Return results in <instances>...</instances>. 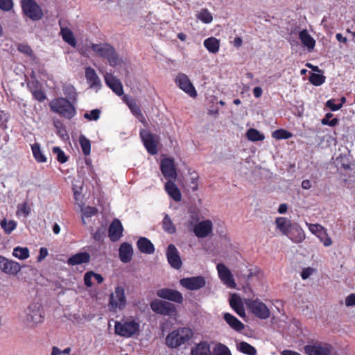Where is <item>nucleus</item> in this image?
<instances>
[{
	"label": "nucleus",
	"mask_w": 355,
	"mask_h": 355,
	"mask_svg": "<svg viewBox=\"0 0 355 355\" xmlns=\"http://www.w3.org/2000/svg\"><path fill=\"white\" fill-rule=\"evenodd\" d=\"M74 103L65 98L59 97L51 101L50 109L52 112L67 119H72L76 113Z\"/></svg>",
	"instance_id": "nucleus-1"
},
{
	"label": "nucleus",
	"mask_w": 355,
	"mask_h": 355,
	"mask_svg": "<svg viewBox=\"0 0 355 355\" xmlns=\"http://www.w3.org/2000/svg\"><path fill=\"white\" fill-rule=\"evenodd\" d=\"M193 336L191 329L178 328L168 334L166 338V344L171 348H177L187 343Z\"/></svg>",
	"instance_id": "nucleus-2"
},
{
	"label": "nucleus",
	"mask_w": 355,
	"mask_h": 355,
	"mask_svg": "<svg viewBox=\"0 0 355 355\" xmlns=\"http://www.w3.org/2000/svg\"><path fill=\"white\" fill-rule=\"evenodd\" d=\"M139 323L132 318H127L121 321H116L114 333L124 338H130L139 331Z\"/></svg>",
	"instance_id": "nucleus-3"
},
{
	"label": "nucleus",
	"mask_w": 355,
	"mask_h": 355,
	"mask_svg": "<svg viewBox=\"0 0 355 355\" xmlns=\"http://www.w3.org/2000/svg\"><path fill=\"white\" fill-rule=\"evenodd\" d=\"M92 49L101 58L107 60L110 65L114 67L121 63V59L113 46L107 43L92 44Z\"/></svg>",
	"instance_id": "nucleus-4"
},
{
	"label": "nucleus",
	"mask_w": 355,
	"mask_h": 355,
	"mask_svg": "<svg viewBox=\"0 0 355 355\" xmlns=\"http://www.w3.org/2000/svg\"><path fill=\"white\" fill-rule=\"evenodd\" d=\"M44 318V313L40 304L33 303L26 310L24 322L29 327H34L42 323Z\"/></svg>",
	"instance_id": "nucleus-5"
},
{
	"label": "nucleus",
	"mask_w": 355,
	"mask_h": 355,
	"mask_svg": "<svg viewBox=\"0 0 355 355\" xmlns=\"http://www.w3.org/2000/svg\"><path fill=\"white\" fill-rule=\"evenodd\" d=\"M275 223L277 227L284 235L289 236L290 233L297 232L299 235L295 239L296 241H302L305 239L304 232L298 224L291 223L288 219L283 217L277 218Z\"/></svg>",
	"instance_id": "nucleus-6"
},
{
	"label": "nucleus",
	"mask_w": 355,
	"mask_h": 355,
	"mask_svg": "<svg viewBox=\"0 0 355 355\" xmlns=\"http://www.w3.org/2000/svg\"><path fill=\"white\" fill-rule=\"evenodd\" d=\"M127 300L125 295V289L121 286H117L114 292L112 293L109 297V306L111 311L116 312L125 309Z\"/></svg>",
	"instance_id": "nucleus-7"
},
{
	"label": "nucleus",
	"mask_w": 355,
	"mask_h": 355,
	"mask_svg": "<svg viewBox=\"0 0 355 355\" xmlns=\"http://www.w3.org/2000/svg\"><path fill=\"white\" fill-rule=\"evenodd\" d=\"M21 4L23 12L31 20L38 21L42 19V10L35 0H21Z\"/></svg>",
	"instance_id": "nucleus-8"
},
{
	"label": "nucleus",
	"mask_w": 355,
	"mask_h": 355,
	"mask_svg": "<svg viewBox=\"0 0 355 355\" xmlns=\"http://www.w3.org/2000/svg\"><path fill=\"white\" fill-rule=\"evenodd\" d=\"M245 304L250 311L260 319H267L270 317V311L267 306L259 300H247Z\"/></svg>",
	"instance_id": "nucleus-9"
},
{
	"label": "nucleus",
	"mask_w": 355,
	"mask_h": 355,
	"mask_svg": "<svg viewBox=\"0 0 355 355\" xmlns=\"http://www.w3.org/2000/svg\"><path fill=\"white\" fill-rule=\"evenodd\" d=\"M151 309L157 314L172 315L176 310L174 304L171 302L155 300L150 303Z\"/></svg>",
	"instance_id": "nucleus-10"
},
{
	"label": "nucleus",
	"mask_w": 355,
	"mask_h": 355,
	"mask_svg": "<svg viewBox=\"0 0 355 355\" xmlns=\"http://www.w3.org/2000/svg\"><path fill=\"white\" fill-rule=\"evenodd\" d=\"M175 83L182 90L191 97L195 98L197 96L196 90L186 74L180 73L175 78Z\"/></svg>",
	"instance_id": "nucleus-11"
},
{
	"label": "nucleus",
	"mask_w": 355,
	"mask_h": 355,
	"mask_svg": "<svg viewBox=\"0 0 355 355\" xmlns=\"http://www.w3.org/2000/svg\"><path fill=\"white\" fill-rule=\"evenodd\" d=\"M180 284L188 290L195 291L203 288L206 284V281L205 277L196 276L183 278L180 279Z\"/></svg>",
	"instance_id": "nucleus-12"
},
{
	"label": "nucleus",
	"mask_w": 355,
	"mask_h": 355,
	"mask_svg": "<svg viewBox=\"0 0 355 355\" xmlns=\"http://www.w3.org/2000/svg\"><path fill=\"white\" fill-rule=\"evenodd\" d=\"M166 258L170 266L174 269L179 270L182 268V261L180 253L173 244L168 245L166 250Z\"/></svg>",
	"instance_id": "nucleus-13"
},
{
	"label": "nucleus",
	"mask_w": 355,
	"mask_h": 355,
	"mask_svg": "<svg viewBox=\"0 0 355 355\" xmlns=\"http://www.w3.org/2000/svg\"><path fill=\"white\" fill-rule=\"evenodd\" d=\"M331 346L328 344L308 345L304 347V352L308 355H331Z\"/></svg>",
	"instance_id": "nucleus-14"
},
{
	"label": "nucleus",
	"mask_w": 355,
	"mask_h": 355,
	"mask_svg": "<svg viewBox=\"0 0 355 355\" xmlns=\"http://www.w3.org/2000/svg\"><path fill=\"white\" fill-rule=\"evenodd\" d=\"M157 295L160 298L176 303H182L183 300V297L180 292L170 288H162L157 291Z\"/></svg>",
	"instance_id": "nucleus-15"
},
{
	"label": "nucleus",
	"mask_w": 355,
	"mask_h": 355,
	"mask_svg": "<svg viewBox=\"0 0 355 355\" xmlns=\"http://www.w3.org/2000/svg\"><path fill=\"white\" fill-rule=\"evenodd\" d=\"M212 222L210 220H205L194 226L193 232L197 237L205 238L212 232Z\"/></svg>",
	"instance_id": "nucleus-16"
},
{
	"label": "nucleus",
	"mask_w": 355,
	"mask_h": 355,
	"mask_svg": "<svg viewBox=\"0 0 355 355\" xmlns=\"http://www.w3.org/2000/svg\"><path fill=\"white\" fill-rule=\"evenodd\" d=\"M217 270L220 279L230 288H234L236 287V283L233 279L230 270L223 263H218L217 265Z\"/></svg>",
	"instance_id": "nucleus-17"
},
{
	"label": "nucleus",
	"mask_w": 355,
	"mask_h": 355,
	"mask_svg": "<svg viewBox=\"0 0 355 355\" xmlns=\"http://www.w3.org/2000/svg\"><path fill=\"white\" fill-rule=\"evenodd\" d=\"M161 171L164 178L175 180L177 173L174 166L173 160L170 158H165L161 162Z\"/></svg>",
	"instance_id": "nucleus-18"
},
{
	"label": "nucleus",
	"mask_w": 355,
	"mask_h": 355,
	"mask_svg": "<svg viewBox=\"0 0 355 355\" xmlns=\"http://www.w3.org/2000/svg\"><path fill=\"white\" fill-rule=\"evenodd\" d=\"M123 226L121 221L115 218L112 220L108 229V234L110 240L113 242L120 239L123 234Z\"/></svg>",
	"instance_id": "nucleus-19"
},
{
	"label": "nucleus",
	"mask_w": 355,
	"mask_h": 355,
	"mask_svg": "<svg viewBox=\"0 0 355 355\" xmlns=\"http://www.w3.org/2000/svg\"><path fill=\"white\" fill-rule=\"evenodd\" d=\"M230 305L235 312L241 318L245 317L243 303L240 296L236 293L232 294L230 298Z\"/></svg>",
	"instance_id": "nucleus-20"
},
{
	"label": "nucleus",
	"mask_w": 355,
	"mask_h": 355,
	"mask_svg": "<svg viewBox=\"0 0 355 355\" xmlns=\"http://www.w3.org/2000/svg\"><path fill=\"white\" fill-rule=\"evenodd\" d=\"M85 78L91 88L99 89L101 86V80L95 70L91 67L85 68Z\"/></svg>",
	"instance_id": "nucleus-21"
},
{
	"label": "nucleus",
	"mask_w": 355,
	"mask_h": 355,
	"mask_svg": "<svg viewBox=\"0 0 355 355\" xmlns=\"http://www.w3.org/2000/svg\"><path fill=\"white\" fill-rule=\"evenodd\" d=\"M105 81L107 86L118 96H121L123 93L121 83L112 74H107L105 76Z\"/></svg>",
	"instance_id": "nucleus-22"
},
{
	"label": "nucleus",
	"mask_w": 355,
	"mask_h": 355,
	"mask_svg": "<svg viewBox=\"0 0 355 355\" xmlns=\"http://www.w3.org/2000/svg\"><path fill=\"white\" fill-rule=\"evenodd\" d=\"M119 258L123 263H128L131 261L133 254L132 246L128 243H123L119 250Z\"/></svg>",
	"instance_id": "nucleus-23"
},
{
	"label": "nucleus",
	"mask_w": 355,
	"mask_h": 355,
	"mask_svg": "<svg viewBox=\"0 0 355 355\" xmlns=\"http://www.w3.org/2000/svg\"><path fill=\"white\" fill-rule=\"evenodd\" d=\"M191 355H212L207 341H201L191 348Z\"/></svg>",
	"instance_id": "nucleus-24"
},
{
	"label": "nucleus",
	"mask_w": 355,
	"mask_h": 355,
	"mask_svg": "<svg viewBox=\"0 0 355 355\" xmlns=\"http://www.w3.org/2000/svg\"><path fill=\"white\" fill-rule=\"evenodd\" d=\"M138 249L141 252L151 254L155 252V247L152 242L146 237H141L137 242Z\"/></svg>",
	"instance_id": "nucleus-25"
},
{
	"label": "nucleus",
	"mask_w": 355,
	"mask_h": 355,
	"mask_svg": "<svg viewBox=\"0 0 355 355\" xmlns=\"http://www.w3.org/2000/svg\"><path fill=\"white\" fill-rule=\"evenodd\" d=\"M90 260V255L87 252H78L67 260V263L70 266H75L88 263Z\"/></svg>",
	"instance_id": "nucleus-26"
},
{
	"label": "nucleus",
	"mask_w": 355,
	"mask_h": 355,
	"mask_svg": "<svg viewBox=\"0 0 355 355\" xmlns=\"http://www.w3.org/2000/svg\"><path fill=\"white\" fill-rule=\"evenodd\" d=\"M21 270V266L19 263L9 260L6 258L2 271L6 274L15 275H17Z\"/></svg>",
	"instance_id": "nucleus-27"
},
{
	"label": "nucleus",
	"mask_w": 355,
	"mask_h": 355,
	"mask_svg": "<svg viewBox=\"0 0 355 355\" xmlns=\"http://www.w3.org/2000/svg\"><path fill=\"white\" fill-rule=\"evenodd\" d=\"M165 189L168 194L175 201L181 200L182 195L173 181L169 180L165 184Z\"/></svg>",
	"instance_id": "nucleus-28"
},
{
	"label": "nucleus",
	"mask_w": 355,
	"mask_h": 355,
	"mask_svg": "<svg viewBox=\"0 0 355 355\" xmlns=\"http://www.w3.org/2000/svg\"><path fill=\"white\" fill-rule=\"evenodd\" d=\"M224 320L234 330L241 331L244 329V324L239 321L236 317L229 313L224 314Z\"/></svg>",
	"instance_id": "nucleus-29"
},
{
	"label": "nucleus",
	"mask_w": 355,
	"mask_h": 355,
	"mask_svg": "<svg viewBox=\"0 0 355 355\" xmlns=\"http://www.w3.org/2000/svg\"><path fill=\"white\" fill-rule=\"evenodd\" d=\"M144 141V144L147 149L148 152L151 155H155L157 153V146L153 141V137L151 134H146V135L141 134Z\"/></svg>",
	"instance_id": "nucleus-30"
},
{
	"label": "nucleus",
	"mask_w": 355,
	"mask_h": 355,
	"mask_svg": "<svg viewBox=\"0 0 355 355\" xmlns=\"http://www.w3.org/2000/svg\"><path fill=\"white\" fill-rule=\"evenodd\" d=\"M299 37L304 46L308 48L309 51L313 50L315 47V41L310 35L306 30H302L300 32Z\"/></svg>",
	"instance_id": "nucleus-31"
},
{
	"label": "nucleus",
	"mask_w": 355,
	"mask_h": 355,
	"mask_svg": "<svg viewBox=\"0 0 355 355\" xmlns=\"http://www.w3.org/2000/svg\"><path fill=\"white\" fill-rule=\"evenodd\" d=\"M204 45L210 53H216L219 50L220 43L216 38L211 37L204 41Z\"/></svg>",
	"instance_id": "nucleus-32"
},
{
	"label": "nucleus",
	"mask_w": 355,
	"mask_h": 355,
	"mask_svg": "<svg viewBox=\"0 0 355 355\" xmlns=\"http://www.w3.org/2000/svg\"><path fill=\"white\" fill-rule=\"evenodd\" d=\"M63 93L67 97V99L72 103H76L77 101V93L74 87L70 84L65 85L62 88Z\"/></svg>",
	"instance_id": "nucleus-33"
},
{
	"label": "nucleus",
	"mask_w": 355,
	"mask_h": 355,
	"mask_svg": "<svg viewBox=\"0 0 355 355\" xmlns=\"http://www.w3.org/2000/svg\"><path fill=\"white\" fill-rule=\"evenodd\" d=\"M17 50L20 53L29 56L31 60V61L33 62H37L38 60H37V56L34 54L32 49L28 44H19L17 45Z\"/></svg>",
	"instance_id": "nucleus-34"
},
{
	"label": "nucleus",
	"mask_w": 355,
	"mask_h": 355,
	"mask_svg": "<svg viewBox=\"0 0 355 355\" xmlns=\"http://www.w3.org/2000/svg\"><path fill=\"white\" fill-rule=\"evenodd\" d=\"M163 229L168 234H173L176 232V227L168 214H166L162 221Z\"/></svg>",
	"instance_id": "nucleus-35"
},
{
	"label": "nucleus",
	"mask_w": 355,
	"mask_h": 355,
	"mask_svg": "<svg viewBox=\"0 0 355 355\" xmlns=\"http://www.w3.org/2000/svg\"><path fill=\"white\" fill-rule=\"evenodd\" d=\"M237 347L240 352L248 355H255L257 354L256 349L249 343L242 341L240 342Z\"/></svg>",
	"instance_id": "nucleus-36"
},
{
	"label": "nucleus",
	"mask_w": 355,
	"mask_h": 355,
	"mask_svg": "<svg viewBox=\"0 0 355 355\" xmlns=\"http://www.w3.org/2000/svg\"><path fill=\"white\" fill-rule=\"evenodd\" d=\"M61 34L62 39L64 42L68 43L72 46H75L76 44V39L73 37V33L68 28H61Z\"/></svg>",
	"instance_id": "nucleus-37"
},
{
	"label": "nucleus",
	"mask_w": 355,
	"mask_h": 355,
	"mask_svg": "<svg viewBox=\"0 0 355 355\" xmlns=\"http://www.w3.org/2000/svg\"><path fill=\"white\" fill-rule=\"evenodd\" d=\"M247 138L252 141H263L265 137L258 130L250 128L246 133Z\"/></svg>",
	"instance_id": "nucleus-38"
},
{
	"label": "nucleus",
	"mask_w": 355,
	"mask_h": 355,
	"mask_svg": "<svg viewBox=\"0 0 355 355\" xmlns=\"http://www.w3.org/2000/svg\"><path fill=\"white\" fill-rule=\"evenodd\" d=\"M31 148L33 156L37 162H45L46 161V158L41 151L40 146L38 143H35L33 145H32Z\"/></svg>",
	"instance_id": "nucleus-39"
},
{
	"label": "nucleus",
	"mask_w": 355,
	"mask_h": 355,
	"mask_svg": "<svg viewBox=\"0 0 355 355\" xmlns=\"http://www.w3.org/2000/svg\"><path fill=\"white\" fill-rule=\"evenodd\" d=\"M79 143L81 146L83 153L85 155H89L91 152V143L90 141L83 135L79 137Z\"/></svg>",
	"instance_id": "nucleus-40"
},
{
	"label": "nucleus",
	"mask_w": 355,
	"mask_h": 355,
	"mask_svg": "<svg viewBox=\"0 0 355 355\" xmlns=\"http://www.w3.org/2000/svg\"><path fill=\"white\" fill-rule=\"evenodd\" d=\"M12 255L19 259L24 260L29 257V250L27 248L16 247L13 250Z\"/></svg>",
	"instance_id": "nucleus-41"
},
{
	"label": "nucleus",
	"mask_w": 355,
	"mask_h": 355,
	"mask_svg": "<svg viewBox=\"0 0 355 355\" xmlns=\"http://www.w3.org/2000/svg\"><path fill=\"white\" fill-rule=\"evenodd\" d=\"M0 225L5 233L9 234L16 228L17 223L12 220L7 221L6 219H3L1 221Z\"/></svg>",
	"instance_id": "nucleus-42"
},
{
	"label": "nucleus",
	"mask_w": 355,
	"mask_h": 355,
	"mask_svg": "<svg viewBox=\"0 0 355 355\" xmlns=\"http://www.w3.org/2000/svg\"><path fill=\"white\" fill-rule=\"evenodd\" d=\"M197 17L200 21L206 24L211 23L213 20L211 14L206 8L202 9L197 15Z\"/></svg>",
	"instance_id": "nucleus-43"
},
{
	"label": "nucleus",
	"mask_w": 355,
	"mask_h": 355,
	"mask_svg": "<svg viewBox=\"0 0 355 355\" xmlns=\"http://www.w3.org/2000/svg\"><path fill=\"white\" fill-rule=\"evenodd\" d=\"M272 136L273 138L279 140L289 139L292 137L293 135L286 130L278 129L272 132Z\"/></svg>",
	"instance_id": "nucleus-44"
},
{
	"label": "nucleus",
	"mask_w": 355,
	"mask_h": 355,
	"mask_svg": "<svg viewBox=\"0 0 355 355\" xmlns=\"http://www.w3.org/2000/svg\"><path fill=\"white\" fill-rule=\"evenodd\" d=\"M317 237L321 242L323 243L326 247L330 246L332 244L331 239L327 233V230L323 227L320 232L317 235Z\"/></svg>",
	"instance_id": "nucleus-45"
},
{
	"label": "nucleus",
	"mask_w": 355,
	"mask_h": 355,
	"mask_svg": "<svg viewBox=\"0 0 355 355\" xmlns=\"http://www.w3.org/2000/svg\"><path fill=\"white\" fill-rule=\"evenodd\" d=\"M129 107L132 114L142 123L145 121V118L141 112V109L135 103H130Z\"/></svg>",
	"instance_id": "nucleus-46"
},
{
	"label": "nucleus",
	"mask_w": 355,
	"mask_h": 355,
	"mask_svg": "<svg viewBox=\"0 0 355 355\" xmlns=\"http://www.w3.org/2000/svg\"><path fill=\"white\" fill-rule=\"evenodd\" d=\"M326 77L322 74L311 73L309 76V81L315 86H320L325 82Z\"/></svg>",
	"instance_id": "nucleus-47"
},
{
	"label": "nucleus",
	"mask_w": 355,
	"mask_h": 355,
	"mask_svg": "<svg viewBox=\"0 0 355 355\" xmlns=\"http://www.w3.org/2000/svg\"><path fill=\"white\" fill-rule=\"evenodd\" d=\"M215 355H232L230 349L223 344L218 343L214 349Z\"/></svg>",
	"instance_id": "nucleus-48"
},
{
	"label": "nucleus",
	"mask_w": 355,
	"mask_h": 355,
	"mask_svg": "<svg viewBox=\"0 0 355 355\" xmlns=\"http://www.w3.org/2000/svg\"><path fill=\"white\" fill-rule=\"evenodd\" d=\"M53 154L56 155L57 159L60 163H65L67 161V157L64 153L58 146H55L52 149Z\"/></svg>",
	"instance_id": "nucleus-49"
},
{
	"label": "nucleus",
	"mask_w": 355,
	"mask_h": 355,
	"mask_svg": "<svg viewBox=\"0 0 355 355\" xmlns=\"http://www.w3.org/2000/svg\"><path fill=\"white\" fill-rule=\"evenodd\" d=\"M100 114H101L100 110L94 109V110H92L89 113H88V112L85 113L84 118L87 120H89V121H92V120L96 121L99 119Z\"/></svg>",
	"instance_id": "nucleus-50"
},
{
	"label": "nucleus",
	"mask_w": 355,
	"mask_h": 355,
	"mask_svg": "<svg viewBox=\"0 0 355 355\" xmlns=\"http://www.w3.org/2000/svg\"><path fill=\"white\" fill-rule=\"evenodd\" d=\"M332 116L333 114L331 113H327L325 115V117L322 119V123L324 125H329L331 127L335 126L338 123V120L336 118L329 120Z\"/></svg>",
	"instance_id": "nucleus-51"
},
{
	"label": "nucleus",
	"mask_w": 355,
	"mask_h": 355,
	"mask_svg": "<svg viewBox=\"0 0 355 355\" xmlns=\"http://www.w3.org/2000/svg\"><path fill=\"white\" fill-rule=\"evenodd\" d=\"M31 94H33L35 99L40 102L44 101L46 98L45 94L42 91L41 89H33V92H31Z\"/></svg>",
	"instance_id": "nucleus-52"
},
{
	"label": "nucleus",
	"mask_w": 355,
	"mask_h": 355,
	"mask_svg": "<svg viewBox=\"0 0 355 355\" xmlns=\"http://www.w3.org/2000/svg\"><path fill=\"white\" fill-rule=\"evenodd\" d=\"M12 0H0V8L4 11H9L12 8Z\"/></svg>",
	"instance_id": "nucleus-53"
},
{
	"label": "nucleus",
	"mask_w": 355,
	"mask_h": 355,
	"mask_svg": "<svg viewBox=\"0 0 355 355\" xmlns=\"http://www.w3.org/2000/svg\"><path fill=\"white\" fill-rule=\"evenodd\" d=\"M335 100L331 99L327 101L326 105L329 107L331 111H337L342 107V103L335 104Z\"/></svg>",
	"instance_id": "nucleus-54"
},
{
	"label": "nucleus",
	"mask_w": 355,
	"mask_h": 355,
	"mask_svg": "<svg viewBox=\"0 0 355 355\" xmlns=\"http://www.w3.org/2000/svg\"><path fill=\"white\" fill-rule=\"evenodd\" d=\"M92 275H94V272L89 271V272H86L84 275L85 284L87 287H91L93 284L92 281V278L93 277Z\"/></svg>",
	"instance_id": "nucleus-55"
},
{
	"label": "nucleus",
	"mask_w": 355,
	"mask_h": 355,
	"mask_svg": "<svg viewBox=\"0 0 355 355\" xmlns=\"http://www.w3.org/2000/svg\"><path fill=\"white\" fill-rule=\"evenodd\" d=\"M96 212L97 209L92 207H87L83 210V213L86 217H92L94 216Z\"/></svg>",
	"instance_id": "nucleus-56"
},
{
	"label": "nucleus",
	"mask_w": 355,
	"mask_h": 355,
	"mask_svg": "<svg viewBox=\"0 0 355 355\" xmlns=\"http://www.w3.org/2000/svg\"><path fill=\"white\" fill-rule=\"evenodd\" d=\"M309 228V230L317 236L323 227L319 224H310Z\"/></svg>",
	"instance_id": "nucleus-57"
},
{
	"label": "nucleus",
	"mask_w": 355,
	"mask_h": 355,
	"mask_svg": "<svg viewBox=\"0 0 355 355\" xmlns=\"http://www.w3.org/2000/svg\"><path fill=\"white\" fill-rule=\"evenodd\" d=\"M345 304L347 306H355V294L352 293L345 299Z\"/></svg>",
	"instance_id": "nucleus-58"
},
{
	"label": "nucleus",
	"mask_w": 355,
	"mask_h": 355,
	"mask_svg": "<svg viewBox=\"0 0 355 355\" xmlns=\"http://www.w3.org/2000/svg\"><path fill=\"white\" fill-rule=\"evenodd\" d=\"M338 159H340V162L341 166L344 169L347 170V169H349L350 168V164L348 162V159H347V157H345V156H344V157L340 156Z\"/></svg>",
	"instance_id": "nucleus-59"
},
{
	"label": "nucleus",
	"mask_w": 355,
	"mask_h": 355,
	"mask_svg": "<svg viewBox=\"0 0 355 355\" xmlns=\"http://www.w3.org/2000/svg\"><path fill=\"white\" fill-rule=\"evenodd\" d=\"M313 271V269L309 267L303 269V270L301 272V277L303 279H306L310 277V275L312 274Z\"/></svg>",
	"instance_id": "nucleus-60"
},
{
	"label": "nucleus",
	"mask_w": 355,
	"mask_h": 355,
	"mask_svg": "<svg viewBox=\"0 0 355 355\" xmlns=\"http://www.w3.org/2000/svg\"><path fill=\"white\" fill-rule=\"evenodd\" d=\"M18 210L23 212L24 214V216H26L30 213V209L28 207V205L26 202L23 203L22 205H18Z\"/></svg>",
	"instance_id": "nucleus-61"
},
{
	"label": "nucleus",
	"mask_w": 355,
	"mask_h": 355,
	"mask_svg": "<svg viewBox=\"0 0 355 355\" xmlns=\"http://www.w3.org/2000/svg\"><path fill=\"white\" fill-rule=\"evenodd\" d=\"M104 234L103 228H98L95 233L93 234V238L94 240L100 241L103 239V236Z\"/></svg>",
	"instance_id": "nucleus-62"
},
{
	"label": "nucleus",
	"mask_w": 355,
	"mask_h": 355,
	"mask_svg": "<svg viewBox=\"0 0 355 355\" xmlns=\"http://www.w3.org/2000/svg\"><path fill=\"white\" fill-rule=\"evenodd\" d=\"M27 86H28L29 90L31 91V92H33V89H40V85H39V82L37 80H33V81L28 82L27 83Z\"/></svg>",
	"instance_id": "nucleus-63"
},
{
	"label": "nucleus",
	"mask_w": 355,
	"mask_h": 355,
	"mask_svg": "<svg viewBox=\"0 0 355 355\" xmlns=\"http://www.w3.org/2000/svg\"><path fill=\"white\" fill-rule=\"evenodd\" d=\"M48 255V250L45 248H41L40 250V254L37 257V261H41L44 259H45Z\"/></svg>",
	"instance_id": "nucleus-64"
}]
</instances>
